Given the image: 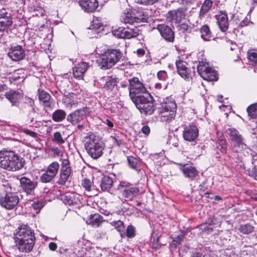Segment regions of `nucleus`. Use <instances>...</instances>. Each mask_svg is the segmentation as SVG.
<instances>
[{"label": "nucleus", "instance_id": "1", "mask_svg": "<svg viewBox=\"0 0 257 257\" xmlns=\"http://www.w3.org/2000/svg\"><path fill=\"white\" fill-rule=\"evenodd\" d=\"M16 245L20 251L29 252L33 248L35 242L34 231L27 225H22L16 230L15 233Z\"/></svg>", "mask_w": 257, "mask_h": 257}, {"label": "nucleus", "instance_id": "2", "mask_svg": "<svg viewBox=\"0 0 257 257\" xmlns=\"http://www.w3.org/2000/svg\"><path fill=\"white\" fill-rule=\"evenodd\" d=\"M25 164V160L13 151H0V167L11 171L20 170Z\"/></svg>", "mask_w": 257, "mask_h": 257}, {"label": "nucleus", "instance_id": "3", "mask_svg": "<svg viewBox=\"0 0 257 257\" xmlns=\"http://www.w3.org/2000/svg\"><path fill=\"white\" fill-rule=\"evenodd\" d=\"M122 56V53L119 49H108L98 60L99 66L104 70L109 69L117 63Z\"/></svg>", "mask_w": 257, "mask_h": 257}, {"label": "nucleus", "instance_id": "4", "mask_svg": "<svg viewBox=\"0 0 257 257\" xmlns=\"http://www.w3.org/2000/svg\"><path fill=\"white\" fill-rule=\"evenodd\" d=\"M84 145L88 154L93 159H97L102 155L104 144L96 139L94 135L86 138Z\"/></svg>", "mask_w": 257, "mask_h": 257}, {"label": "nucleus", "instance_id": "5", "mask_svg": "<svg viewBox=\"0 0 257 257\" xmlns=\"http://www.w3.org/2000/svg\"><path fill=\"white\" fill-rule=\"evenodd\" d=\"M149 19V15L146 12L135 11L123 14L120 21L124 24H133L135 23L147 22Z\"/></svg>", "mask_w": 257, "mask_h": 257}, {"label": "nucleus", "instance_id": "6", "mask_svg": "<svg viewBox=\"0 0 257 257\" xmlns=\"http://www.w3.org/2000/svg\"><path fill=\"white\" fill-rule=\"evenodd\" d=\"M19 202V197L15 193L6 192L0 194V205L7 209H14Z\"/></svg>", "mask_w": 257, "mask_h": 257}, {"label": "nucleus", "instance_id": "7", "mask_svg": "<svg viewBox=\"0 0 257 257\" xmlns=\"http://www.w3.org/2000/svg\"><path fill=\"white\" fill-rule=\"evenodd\" d=\"M197 71L204 80L214 81L218 79L217 71L210 67L207 63L199 61L197 65Z\"/></svg>", "mask_w": 257, "mask_h": 257}, {"label": "nucleus", "instance_id": "8", "mask_svg": "<svg viewBox=\"0 0 257 257\" xmlns=\"http://www.w3.org/2000/svg\"><path fill=\"white\" fill-rule=\"evenodd\" d=\"M34 101L33 99L28 97L22 103L20 110L23 114L31 122H33L37 116L34 108Z\"/></svg>", "mask_w": 257, "mask_h": 257}, {"label": "nucleus", "instance_id": "9", "mask_svg": "<svg viewBox=\"0 0 257 257\" xmlns=\"http://www.w3.org/2000/svg\"><path fill=\"white\" fill-rule=\"evenodd\" d=\"M13 11L8 8L0 9V32L7 31L13 24Z\"/></svg>", "mask_w": 257, "mask_h": 257}, {"label": "nucleus", "instance_id": "10", "mask_svg": "<svg viewBox=\"0 0 257 257\" xmlns=\"http://www.w3.org/2000/svg\"><path fill=\"white\" fill-rule=\"evenodd\" d=\"M89 112L88 107H83L68 114L67 116V120L72 125H76L83 122Z\"/></svg>", "mask_w": 257, "mask_h": 257}, {"label": "nucleus", "instance_id": "11", "mask_svg": "<svg viewBox=\"0 0 257 257\" xmlns=\"http://www.w3.org/2000/svg\"><path fill=\"white\" fill-rule=\"evenodd\" d=\"M129 95L131 99L132 97L141 95L147 92L144 84L137 77H134L128 80Z\"/></svg>", "mask_w": 257, "mask_h": 257}, {"label": "nucleus", "instance_id": "12", "mask_svg": "<svg viewBox=\"0 0 257 257\" xmlns=\"http://www.w3.org/2000/svg\"><path fill=\"white\" fill-rule=\"evenodd\" d=\"M20 187L27 194L34 195L35 189L37 186V182L31 180L26 177H22L20 179Z\"/></svg>", "mask_w": 257, "mask_h": 257}, {"label": "nucleus", "instance_id": "13", "mask_svg": "<svg viewBox=\"0 0 257 257\" xmlns=\"http://www.w3.org/2000/svg\"><path fill=\"white\" fill-rule=\"evenodd\" d=\"M199 130L195 125L186 126L183 131V138L187 142H193L198 137Z\"/></svg>", "mask_w": 257, "mask_h": 257}, {"label": "nucleus", "instance_id": "14", "mask_svg": "<svg viewBox=\"0 0 257 257\" xmlns=\"http://www.w3.org/2000/svg\"><path fill=\"white\" fill-rule=\"evenodd\" d=\"M8 56L13 61L21 60L25 57V50L20 45L11 46L9 50Z\"/></svg>", "mask_w": 257, "mask_h": 257}, {"label": "nucleus", "instance_id": "15", "mask_svg": "<svg viewBox=\"0 0 257 257\" xmlns=\"http://www.w3.org/2000/svg\"><path fill=\"white\" fill-rule=\"evenodd\" d=\"M157 29L160 32L161 36L167 41L169 42H173L175 38L174 31L171 27L165 25H158Z\"/></svg>", "mask_w": 257, "mask_h": 257}, {"label": "nucleus", "instance_id": "16", "mask_svg": "<svg viewBox=\"0 0 257 257\" xmlns=\"http://www.w3.org/2000/svg\"><path fill=\"white\" fill-rule=\"evenodd\" d=\"M79 4L82 9L87 13L94 12L98 6L97 0H79Z\"/></svg>", "mask_w": 257, "mask_h": 257}, {"label": "nucleus", "instance_id": "17", "mask_svg": "<svg viewBox=\"0 0 257 257\" xmlns=\"http://www.w3.org/2000/svg\"><path fill=\"white\" fill-rule=\"evenodd\" d=\"M131 99L136 105L137 108L142 107V106L144 105L145 104H146L149 101L154 100L153 97L147 92L138 96H133Z\"/></svg>", "mask_w": 257, "mask_h": 257}, {"label": "nucleus", "instance_id": "18", "mask_svg": "<svg viewBox=\"0 0 257 257\" xmlns=\"http://www.w3.org/2000/svg\"><path fill=\"white\" fill-rule=\"evenodd\" d=\"M176 65L178 73L185 79L191 77L190 70L186 67V63L181 60L176 61Z\"/></svg>", "mask_w": 257, "mask_h": 257}, {"label": "nucleus", "instance_id": "19", "mask_svg": "<svg viewBox=\"0 0 257 257\" xmlns=\"http://www.w3.org/2000/svg\"><path fill=\"white\" fill-rule=\"evenodd\" d=\"M88 67V65L86 62H82L78 64L73 68L74 77L79 79H82Z\"/></svg>", "mask_w": 257, "mask_h": 257}, {"label": "nucleus", "instance_id": "20", "mask_svg": "<svg viewBox=\"0 0 257 257\" xmlns=\"http://www.w3.org/2000/svg\"><path fill=\"white\" fill-rule=\"evenodd\" d=\"M80 196L77 194H67L61 196V200L66 205H74L78 204Z\"/></svg>", "mask_w": 257, "mask_h": 257}, {"label": "nucleus", "instance_id": "21", "mask_svg": "<svg viewBox=\"0 0 257 257\" xmlns=\"http://www.w3.org/2000/svg\"><path fill=\"white\" fill-rule=\"evenodd\" d=\"M5 95L11 102L12 105H16L19 100L23 97V94L22 93L14 90L6 92Z\"/></svg>", "mask_w": 257, "mask_h": 257}, {"label": "nucleus", "instance_id": "22", "mask_svg": "<svg viewBox=\"0 0 257 257\" xmlns=\"http://www.w3.org/2000/svg\"><path fill=\"white\" fill-rule=\"evenodd\" d=\"M217 24L220 30L226 32L228 28V21L227 14L221 13L217 16Z\"/></svg>", "mask_w": 257, "mask_h": 257}, {"label": "nucleus", "instance_id": "23", "mask_svg": "<svg viewBox=\"0 0 257 257\" xmlns=\"http://www.w3.org/2000/svg\"><path fill=\"white\" fill-rule=\"evenodd\" d=\"M71 171V169H61L60 177L57 183L61 186L65 185L66 182L69 181Z\"/></svg>", "mask_w": 257, "mask_h": 257}, {"label": "nucleus", "instance_id": "24", "mask_svg": "<svg viewBox=\"0 0 257 257\" xmlns=\"http://www.w3.org/2000/svg\"><path fill=\"white\" fill-rule=\"evenodd\" d=\"M181 170L186 177L191 180H193L198 175V171L194 167H186L185 165H184L183 167L181 169Z\"/></svg>", "mask_w": 257, "mask_h": 257}, {"label": "nucleus", "instance_id": "25", "mask_svg": "<svg viewBox=\"0 0 257 257\" xmlns=\"http://www.w3.org/2000/svg\"><path fill=\"white\" fill-rule=\"evenodd\" d=\"M217 135L220 136L216 143V148L217 150L219 151L221 153L225 154L227 152V143L226 140L223 136L222 133L217 132Z\"/></svg>", "mask_w": 257, "mask_h": 257}, {"label": "nucleus", "instance_id": "26", "mask_svg": "<svg viewBox=\"0 0 257 257\" xmlns=\"http://www.w3.org/2000/svg\"><path fill=\"white\" fill-rule=\"evenodd\" d=\"M153 101H150L146 104H145L144 105L142 106V107H138L137 108L142 113H144L146 115H151L155 110V106Z\"/></svg>", "mask_w": 257, "mask_h": 257}, {"label": "nucleus", "instance_id": "27", "mask_svg": "<svg viewBox=\"0 0 257 257\" xmlns=\"http://www.w3.org/2000/svg\"><path fill=\"white\" fill-rule=\"evenodd\" d=\"M112 179L108 176H104L101 179L100 186L102 191H108L113 185Z\"/></svg>", "mask_w": 257, "mask_h": 257}, {"label": "nucleus", "instance_id": "28", "mask_svg": "<svg viewBox=\"0 0 257 257\" xmlns=\"http://www.w3.org/2000/svg\"><path fill=\"white\" fill-rule=\"evenodd\" d=\"M123 39H131L139 35V30L137 27L124 28Z\"/></svg>", "mask_w": 257, "mask_h": 257}, {"label": "nucleus", "instance_id": "29", "mask_svg": "<svg viewBox=\"0 0 257 257\" xmlns=\"http://www.w3.org/2000/svg\"><path fill=\"white\" fill-rule=\"evenodd\" d=\"M168 15L171 17V20L175 21L176 23H179L185 17L184 12L182 9H178L175 11H169Z\"/></svg>", "mask_w": 257, "mask_h": 257}, {"label": "nucleus", "instance_id": "30", "mask_svg": "<svg viewBox=\"0 0 257 257\" xmlns=\"http://www.w3.org/2000/svg\"><path fill=\"white\" fill-rule=\"evenodd\" d=\"M119 82V79L116 77L109 76L106 81L104 88L108 90H113L115 87H117V84Z\"/></svg>", "mask_w": 257, "mask_h": 257}, {"label": "nucleus", "instance_id": "31", "mask_svg": "<svg viewBox=\"0 0 257 257\" xmlns=\"http://www.w3.org/2000/svg\"><path fill=\"white\" fill-rule=\"evenodd\" d=\"M39 99L44 103L45 106L50 107L51 103L49 102L51 96L47 92L40 89H38Z\"/></svg>", "mask_w": 257, "mask_h": 257}, {"label": "nucleus", "instance_id": "32", "mask_svg": "<svg viewBox=\"0 0 257 257\" xmlns=\"http://www.w3.org/2000/svg\"><path fill=\"white\" fill-rule=\"evenodd\" d=\"M247 150L246 145L243 142V141L234 143L233 144V150L234 152L238 153V155L241 154L244 155V153Z\"/></svg>", "mask_w": 257, "mask_h": 257}, {"label": "nucleus", "instance_id": "33", "mask_svg": "<svg viewBox=\"0 0 257 257\" xmlns=\"http://www.w3.org/2000/svg\"><path fill=\"white\" fill-rule=\"evenodd\" d=\"M103 221V217L98 214H91L87 221L88 224L98 227Z\"/></svg>", "mask_w": 257, "mask_h": 257}, {"label": "nucleus", "instance_id": "34", "mask_svg": "<svg viewBox=\"0 0 257 257\" xmlns=\"http://www.w3.org/2000/svg\"><path fill=\"white\" fill-rule=\"evenodd\" d=\"M140 190L137 187H131L129 189H124L122 192V196L128 199H132L139 194Z\"/></svg>", "mask_w": 257, "mask_h": 257}, {"label": "nucleus", "instance_id": "35", "mask_svg": "<svg viewBox=\"0 0 257 257\" xmlns=\"http://www.w3.org/2000/svg\"><path fill=\"white\" fill-rule=\"evenodd\" d=\"M66 115V113L64 110L58 109L52 113V118L55 122H60L64 119Z\"/></svg>", "mask_w": 257, "mask_h": 257}, {"label": "nucleus", "instance_id": "36", "mask_svg": "<svg viewBox=\"0 0 257 257\" xmlns=\"http://www.w3.org/2000/svg\"><path fill=\"white\" fill-rule=\"evenodd\" d=\"M229 135L231 138V141L234 143L238 142L243 141V138L239 132L235 129L230 128L228 129Z\"/></svg>", "mask_w": 257, "mask_h": 257}, {"label": "nucleus", "instance_id": "37", "mask_svg": "<svg viewBox=\"0 0 257 257\" xmlns=\"http://www.w3.org/2000/svg\"><path fill=\"white\" fill-rule=\"evenodd\" d=\"M111 224L120 233L121 237H123L125 236V226L123 222L119 220L116 221H113Z\"/></svg>", "mask_w": 257, "mask_h": 257}, {"label": "nucleus", "instance_id": "38", "mask_svg": "<svg viewBox=\"0 0 257 257\" xmlns=\"http://www.w3.org/2000/svg\"><path fill=\"white\" fill-rule=\"evenodd\" d=\"M162 107V110L169 112V113H171V115H175L176 109V104L175 102L172 101L166 102Z\"/></svg>", "mask_w": 257, "mask_h": 257}, {"label": "nucleus", "instance_id": "39", "mask_svg": "<svg viewBox=\"0 0 257 257\" xmlns=\"http://www.w3.org/2000/svg\"><path fill=\"white\" fill-rule=\"evenodd\" d=\"M212 1L211 0H205L200 9V16H204L210 9L212 6Z\"/></svg>", "mask_w": 257, "mask_h": 257}, {"label": "nucleus", "instance_id": "40", "mask_svg": "<svg viewBox=\"0 0 257 257\" xmlns=\"http://www.w3.org/2000/svg\"><path fill=\"white\" fill-rule=\"evenodd\" d=\"M201 38L205 41H208L211 38V33L207 25L203 26L200 29Z\"/></svg>", "mask_w": 257, "mask_h": 257}, {"label": "nucleus", "instance_id": "41", "mask_svg": "<svg viewBox=\"0 0 257 257\" xmlns=\"http://www.w3.org/2000/svg\"><path fill=\"white\" fill-rule=\"evenodd\" d=\"M59 168V164L56 162H54L48 166L46 171L55 177L58 173Z\"/></svg>", "mask_w": 257, "mask_h": 257}, {"label": "nucleus", "instance_id": "42", "mask_svg": "<svg viewBox=\"0 0 257 257\" xmlns=\"http://www.w3.org/2000/svg\"><path fill=\"white\" fill-rule=\"evenodd\" d=\"M247 111L249 116L252 118L257 117V103L250 105L247 108Z\"/></svg>", "mask_w": 257, "mask_h": 257}, {"label": "nucleus", "instance_id": "43", "mask_svg": "<svg viewBox=\"0 0 257 257\" xmlns=\"http://www.w3.org/2000/svg\"><path fill=\"white\" fill-rule=\"evenodd\" d=\"M254 227L249 224L241 225L239 228V231L245 234H248L253 231Z\"/></svg>", "mask_w": 257, "mask_h": 257}, {"label": "nucleus", "instance_id": "44", "mask_svg": "<svg viewBox=\"0 0 257 257\" xmlns=\"http://www.w3.org/2000/svg\"><path fill=\"white\" fill-rule=\"evenodd\" d=\"M127 162L132 168L137 170L139 168V161L137 158L133 156H128Z\"/></svg>", "mask_w": 257, "mask_h": 257}, {"label": "nucleus", "instance_id": "45", "mask_svg": "<svg viewBox=\"0 0 257 257\" xmlns=\"http://www.w3.org/2000/svg\"><path fill=\"white\" fill-rule=\"evenodd\" d=\"M171 113L169 112H167L164 110H162L160 112V116L161 117V119L163 121H169L173 119L175 116V115H170Z\"/></svg>", "mask_w": 257, "mask_h": 257}, {"label": "nucleus", "instance_id": "46", "mask_svg": "<svg viewBox=\"0 0 257 257\" xmlns=\"http://www.w3.org/2000/svg\"><path fill=\"white\" fill-rule=\"evenodd\" d=\"M102 24L98 22H92V23L89 27V29L90 30L94 31L96 32L97 33H99L100 30H102Z\"/></svg>", "mask_w": 257, "mask_h": 257}, {"label": "nucleus", "instance_id": "47", "mask_svg": "<svg viewBox=\"0 0 257 257\" xmlns=\"http://www.w3.org/2000/svg\"><path fill=\"white\" fill-rule=\"evenodd\" d=\"M54 176L52 174L49 173L48 172L46 171L41 177V180L43 183H48L50 182L53 178Z\"/></svg>", "mask_w": 257, "mask_h": 257}, {"label": "nucleus", "instance_id": "48", "mask_svg": "<svg viewBox=\"0 0 257 257\" xmlns=\"http://www.w3.org/2000/svg\"><path fill=\"white\" fill-rule=\"evenodd\" d=\"M125 232V235L128 238L134 237L135 235V228L132 225H130L127 227Z\"/></svg>", "mask_w": 257, "mask_h": 257}, {"label": "nucleus", "instance_id": "49", "mask_svg": "<svg viewBox=\"0 0 257 257\" xmlns=\"http://www.w3.org/2000/svg\"><path fill=\"white\" fill-rule=\"evenodd\" d=\"M53 141L59 144H62L65 142L64 140L62 137L61 134L60 132H55L54 134Z\"/></svg>", "mask_w": 257, "mask_h": 257}, {"label": "nucleus", "instance_id": "50", "mask_svg": "<svg viewBox=\"0 0 257 257\" xmlns=\"http://www.w3.org/2000/svg\"><path fill=\"white\" fill-rule=\"evenodd\" d=\"M124 28L119 27L118 29L113 30L112 31V34L114 36H116L118 38L123 39V35H124Z\"/></svg>", "mask_w": 257, "mask_h": 257}, {"label": "nucleus", "instance_id": "51", "mask_svg": "<svg viewBox=\"0 0 257 257\" xmlns=\"http://www.w3.org/2000/svg\"><path fill=\"white\" fill-rule=\"evenodd\" d=\"M82 186L86 190L90 191L92 186V183L90 179L85 178L82 181Z\"/></svg>", "mask_w": 257, "mask_h": 257}, {"label": "nucleus", "instance_id": "52", "mask_svg": "<svg viewBox=\"0 0 257 257\" xmlns=\"http://www.w3.org/2000/svg\"><path fill=\"white\" fill-rule=\"evenodd\" d=\"M247 57L249 61L257 64V51L248 52Z\"/></svg>", "mask_w": 257, "mask_h": 257}, {"label": "nucleus", "instance_id": "53", "mask_svg": "<svg viewBox=\"0 0 257 257\" xmlns=\"http://www.w3.org/2000/svg\"><path fill=\"white\" fill-rule=\"evenodd\" d=\"M158 0H136V3L144 5H153L157 2Z\"/></svg>", "mask_w": 257, "mask_h": 257}, {"label": "nucleus", "instance_id": "54", "mask_svg": "<svg viewBox=\"0 0 257 257\" xmlns=\"http://www.w3.org/2000/svg\"><path fill=\"white\" fill-rule=\"evenodd\" d=\"M131 186V183L126 181H121L117 186V189L121 190L123 188L126 189Z\"/></svg>", "mask_w": 257, "mask_h": 257}, {"label": "nucleus", "instance_id": "55", "mask_svg": "<svg viewBox=\"0 0 257 257\" xmlns=\"http://www.w3.org/2000/svg\"><path fill=\"white\" fill-rule=\"evenodd\" d=\"M71 169L70 166V163L68 159H64L62 160V164L61 169Z\"/></svg>", "mask_w": 257, "mask_h": 257}, {"label": "nucleus", "instance_id": "56", "mask_svg": "<svg viewBox=\"0 0 257 257\" xmlns=\"http://www.w3.org/2000/svg\"><path fill=\"white\" fill-rule=\"evenodd\" d=\"M43 206V203L40 202H34L32 204L33 208L36 210L37 212H38Z\"/></svg>", "mask_w": 257, "mask_h": 257}, {"label": "nucleus", "instance_id": "57", "mask_svg": "<svg viewBox=\"0 0 257 257\" xmlns=\"http://www.w3.org/2000/svg\"><path fill=\"white\" fill-rule=\"evenodd\" d=\"M249 175L257 180V165L254 166L252 169L249 172Z\"/></svg>", "mask_w": 257, "mask_h": 257}, {"label": "nucleus", "instance_id": "58", "mask_svg": "<svg viewBox=\"0 0 257 257\" xmlns=\"http://www.w3.org/2000/svg\"><path fill=\"white\" fill-rule=\"evenodd\" d=\"M158 78L161 80H164L167 76V73L164 71H160L158 72Z\"/></svg>", "mask_w": 257, "mask_h": 257}, {"label": "nucleus", "instance_id": "59", "mask_svg": "<svg viewBox=\"0 0 257 257\" xmlns=\"http://www.w3.org/2000/svg\"><path fill=\"white\" fill-rule=\"evenodd\" d=\"M22 131L26 134L29 135L33 138H36L37 135V133H36L34 132L31 131L28 129H23Z\"/></svg>", "mask_w": 257, "mask_h": 257}, {"label": "nucleus", "instance_id": "60", "mask_svg": "<svg viewBox=\"0 0 257 257\" xmlns=\"http://www.w3.org/2000/svg\"><path fill=\"white\" fill-rule=\"evenodd\" d=\"M250 21L248 20L247 18H245L243 20H242L239 23V27H243L246 26L249 23Z\"/></svg>", "mask_w": 257, "mask_h": 257}, {"label": "nucleus", "instance_id": "61", "mask_svg": "<svg viewBox=\"0 0 257 257\" xmlns=\"http://www.w3.org/2000/svg\"><path fill=\"white\" fill-rule=\"evenodd\" d=\"M142 132L143 134L148 136L150 133V128L149 126L145 125L142 127Z\"/></svg>", "mask_w": 257, "mask_h": 257}, {"label": "nucleus", "instance_id": "62", "mask_svg": "<svg viewBox=\"0 0 257 257\" xmlns=\"http://www.w3.org/2000/svg\"><path fill=\"white\" fill-rule=\"evenodd\" d=\"M190 257H205V255L200 252H192Z\"/></svg>", "mask_w": 257, "mask_h": 257}, {"label": "nucleus", "instance_id": "63", "mask_svg": "<svg viewBox=\"0 0 257 257\" xmlns=\"http://www.w3.org/2000/svg\"><path fill=\"white\" fill-rule=\"evenodd\" d=\"M189 29V26L186 24H182L180 26V29L183 32L187 31Z\"/></svg>", "mask_w": 257, "mask_h": 257}, {"label": "nucleus", "instance_id": "64", "mask_svg": "<svg viewBox=\"0 0 257 257\" xmlns=\"http://www.w3.org/2000/svg\"><path fill=\"white\" fill-rule=\"evenodd\" d=\"M49 247L51 250H55L57 245L55 242H50L49 244Z\"/></svg>", "mask_w": 257, "mask_h": 257}]
</instances>
